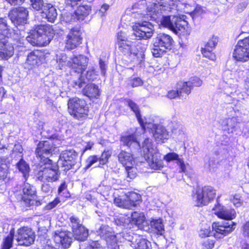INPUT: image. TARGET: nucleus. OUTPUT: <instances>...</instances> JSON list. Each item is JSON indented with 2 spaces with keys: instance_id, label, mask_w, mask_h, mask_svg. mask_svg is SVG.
<instances>
[{
  "instance_id": "nucleus-1",
  "label": "nucleus",
  "mask_w": 249,
  "mask_h": 249,
  "mask_svg": "<svg viewBox=\"0 0 249 249\" xmlns=\"http://www.w3.org/2000/svg\"><path fill=\"white\" fill-rule=\"evenodd\" d=\"M186 5L180 0H170L168 3L162 0H156L147 6V15L151 20L171 30L173 27V16H166L163 13L175 10L184 11Z\"/></svg>"
},
{
  "instance_id": "nucleus-2",
  "label": "nucleus",
  "mask_w": 249,
  "mask_h": 249,
  "mask_svg": "<svg viewBox=\"0 0 249 249\" xmlns=\"http://www.w3.org/2000/svg\"><path fill=\"white\" fill-rule=\"evenodd\" d=\"M14 30L9 28L6 19L0 18V59L8 60L14 53V48L12 43L7 41L6 38L12 37L15 40H20L23 36L20 33H14Z\"/></svg>"
},
{
  "instance_id": "nucleus-3",
  "label": "nucleus",
  "mask_w": 249,
  "mask_h": 249,
  "mask_svg": "<svg viewBox=\"0 0 249 249\" xmlns=\"http://www.w3.org/2000/svg\"><path fill=\"white\" fill-rule=\"evenodd\" d=\"M141 152L151 169L159 170L163 167V161L160 154L151 139L146 138L144 140L142 143Z\"/></svg>"
},
{
  "instance_id": "nucleus-4",
  "label": "nucleus",
  "mask_w": 249,
  "mask_h": 249,
  "mask_svg": "<svg viewBox=\"0 0 249 249\" xmlns=\"http://www.w3.org/2000/svg\"><path fill=\"white\" fill-rule=\"evenodd\" d=\"M236 223L233 222H214L212 225V231L208 228L202 229L199 235L202 237L214 236L216 238H222L231 233L235 229Z\"/></svg>"
},
{
  "instance_id": "nucleus-5",
  "label": "nucleus",
  "mask_w": 249,
  "mask_h": 249,
  "mask_svg": "<svg viewBox=\"0 0 249 249\" xmlns=\"http://www.w3.org/2000/svg\"><path fill=\"white\" fill-rule=\"evenodd\" d=\"M174 40L172 37L165 34H159L153 39V47L151 49L153 55L155 57H161L167 50H170Z\"/></svg>"
},
{
  "instance_id": "nucleus-6",
  "label": "nucleus",
  "mask_w": 249,
  "mask_h": 249,
  "mask_svg": "<svg viewBox=\"0 0 249 249\" xmlns=\"http://www.w3.org/2000/svg\"><path fill=\"white\" fill-rule=\"evenodd\" d=\"M118 49L124 55L132 57L135 63L140 65L142 67L144 61L145 55L144 53L146 49V46H143L141 50L135 49L132 46V43L130 41H119L118 42Z\"/></svg>"
},
{
  "instance_id": "nucleus-7",
  "label": "nucleus",
  "mask_w": 249,
  "mask_h": 249,
  "mask_svg": "<svg viewBox=\"0 0 249 249\" xmlns=\"http://www.w3.org/2000/svg\"><path fill=\"white\" fill-rule=\"evenodd\" d=\"M68 106L69 113L77 119H83L88 114L87 104L84 100L77 97L70 99Z\"/></svg>"
},
{
  "instance_id": "nucleus-8",
  "label": "nucleus",
  "mask_w": 249,
  "mask_h": 249,
  "mask_svg": "<svg viewBox=\"0 0 249 249\" xmlns=\"http://www.w3.org/2000/svg\"><path fill=\"white\" fill-rule=\"evenodd\" d=\"M216 196V190L212 186H205L198 190L193 196V200L197 206L207 205L213 200Z\"/></svg>"
},
{
  "instance_id": "nucleus-9",
  "label": "nucleus",
  "mask_w": 249,
  "mask_h": 249,
  "mask_svg": "<svg viewBox=\"0 0 249 249\" xmlns=\"http://www.w3.org/2000/svg\"><path fill=\"white\" fill-rule=\"evenodd\" d=\"M60 173L57 166L41 167L36 173V178L43 183L53 182L58 179Z\"/></svg>"
},
{
  "instance_id": "nucleus-10",
  "label": "nucleus",
  "mask_w": 249,
  "mask_h": 249,
  "mask_svg": "<svg viewBox=\"0 0 249 249\" xmlns=\"http://www.w3.org/2000/svg\"><path fill=\"white\" fill-rule=\"evenodd\" d=\"M78 154L73 149L62 151L60 154L58 164L64 170H69L77 162Z\"/></svg>"
},
{
  "instance_id": "nucleus-11",
  "label": "nucleus",
  "mask_w": 249,
  "mask_h": 249,
  "mask_svg": "<svg viewBox=\"0 0 249 249\" xmlns=\"http://www.w3.org/2000/svg\"><path fill=\"white\" fill-rule=\"evenodd\" d=\"M145 120L143 125L141 126L143 130L146 128L151 129L153 137L157 142L163 143L165 140L168 139V133L164 126Z\"/></svg>"
},
{
  "instance_id": "nucleus-12",
  "label": "nucleus",
  "mask_w": 249,
  "mask_h": 249,
  "mask_svg": "<svg viewBox=\"0 0 249 249\" xmlns=\"http://www.w3.org/2000/svg\"><path fill=\"white\" fill-rule=\"evenodd\" d=\"M98 234L106 241L108 249H120L118 245L117 236L111 228L108 225H102L97 230Z\"/></svg>"
},
{
  "instance_id": "nucleus-13",
  "label": "nucleus",
  "mask_w": 249,
  "mask_h": 249,
  "mask_svg": "<svg viewBox=\"0 0 249 249\" xmlns=\"http://www.w3.org/2000/svg\"><path fill=\"white\" fill-rule=\"evenodd\" d=\"M134 35L139 39H147L151 37L154 33L153 25L149 22H136L132 26Z\"/></svg>"
},
{
  "instance_id": "nucleus-14",
  "label": "nucleus",
  "mask_w": 249,
  "mask_h": 249,
  "mask_svg": "<svg viewBox=\"0 0 249 249\" xmlns=\"http://www.w3.org/2000/svg\"><path fill=\"white\" fill-rule=\"evenodd\" d=\"M28 11L23 7L14 8L8 14L11 22L17 28L22 27L27 23Z\"/></svg>"
},
{
  "instance_id": "nucleus-15",
  "label": "nucleus",
  "mask_w": 249,
  "mask_h": 249,
  "mask_svg": "<svg viewBox=\"0 0 249 249\" xmlns=\"http://www.w3.org/2000/svg\"><path fill=\"white\" fill-rule=\"evenodd\" d=\"M15 235L18 245L26 247L33 244L36 238L35 232L32 229L27 227L18 229Z\"/></svg>"
},
{
  "instance_id": "nucleus-16",
  "label": "nucleus",
  "mask_w": 249,
  "mask_h": 249,
  "mask_svg": "<svg viewBox=\"0 0 249 249\" xmlns=\"http://www.w3.org/2000/svg\"><path fill=\"white\" fill-rule=\"evenodd\" d=\"M237 61H246L249 59V36L238 41L233 53Z\"/></svg>"
},
{
  "instance_id": "nucleus-17",
  "label": "nucleus",
  "mask_w": 249,
  "mask_h": 249,
  "mask_svg": "<svg viewBox=\"0 0 249 249\" xmlns=\"http://www.w3.org/2000/svg\"><path fill=\"white\" fill-rule=\"evenodd\" d=\"M82 32L79 27L70 29L65 40V49L71 50L75 49L82 42Z\"/></svg>"
},
{
  "instance_id": "nucleus-18",
  "label": "nucleus",
  "mask_w": 249,
  "mask_h": 249,
  "mask_svg": "<svg viewBox=\"0 0 249 249\" xmlns=\"http://www.w3.org/2000/svg\"><path fill=\"white\" fill-rule=\"evenodd\" d=\"M212 211L218 218L230 221V222H231V220L236 216L235 211L233 209H229L221 205L219 203L218 198Z\"/></svg>"
},
{
  "instance_id": "nucleus-19",
  "label": "nucleus",
  "mask_w": 249,
  "mask_h": 249,
  "mask_svg": "<svg viewBox=\"0 0 249 249\" xmlns=\"http://www.w3.org/2000/svg\"><path fill=\"white\" fill-rule=\"evenodd\" d=\"M98 75V71H96L93 67H89L86 73H83V74L81 73L77 79L72 81L73 86L75 88L77 87L81 88L85 86L87 82L86 80L93 81L96 78Z\"/></svg>"
},
{
  "instance_id": "nucleus-20",
  "label": "nucleus",
  "mask_w": 249,
  "mask_h": 249,
  "mask_svg": "<svg viewBox=\"0 0 249 249\" xmlns=\"http://www.w3.org/2000/svg\"><path fill=\"white\" fill-rule=\"evenodd\" d=\"M53 238L56 244H60L62 248L65 249L70 247L72 240L71 233L70 232L59 230L53 233Z\"/></svg>"
},
{
  "instance_id": "nucleus-21",
  "label": "nucleus",
  "mask_w": 249,
  "mask_h": 249,
  "mask_svg": "<svg viewBox=\"0 0 249 249\" xmlns=\"http://www.w3.org/2000/svg\"><path fill=\"white\" fill-rule=\"evenodd\" d=\"M54 151L53 143L49 141L40 142L36 150V156L42 160L43 158L48 159V156Z\"/></svg>"
},
{
  "instance_id": "nucleus-22",
  "label": "nucleus",
  "mask_w": 249,
  "mask_h": 249,
  "mask_svg": "<svg viewBox=\"0 0 249 249\" xmlns=\"http://www.w3.org/2000/svg\"><path fill=\"white\" fill-rule=\"evenodd\" d=\"M89 58L85 55H79L71 58L70 68L75 72L83 74L84 71L86 69Z\"/></svg>"
},
{
  "instance_id": "nucleus-23",
  "label": "nucleus",
  "mask_w": 249,
  "mask_h": 249,
  "mask_svg": "<svg viewBox=\"0 0 249 249\" xmlns=\"http://www.w3.org/2000/svg\"><path fill=\"white\" fill-rule=\"evenodd\" d=\"M184 15L179 17L173 16V27L171 30L176 34L180 35L185 32L187 22L184 20Z\"/></svg>"
},
{
  "instance_id": "nucleus-24",
  "label": "nucleus",
  "mask_w": 249,
  "mask_h": 249,
  "mask_svg": "<svg viewBox=\"0 0 249 249\" xmlns=\"http://www.w3.org/2000/svg\"><path fill=\"white\" fill-rule=\"evenodd\" d=\"M240 120L235 117L227 118L222 120L221 122L223 129L228 133H232L237 130Z\"/></svg>"
},
{
  "instance_id": "nucleus-25",
  "label": "nucleus",
  "mask_w": 249,
  "mask_h": 249,
  "mask_svg": "<svg viewBox=\"0 0 249 249\" xmlns=\"http://www.w3.org/2000/svg\"><path fill=\"white\" fill-rule=\"evenodd\" d=\"M122 219H124V224L131 223V224L137 226L138 228L142 227V223L144 222L145 217L142 213L134 212L132 213L131 217H128L126 218L122 217Z\"/></svg>"
},
{
  "instance_id": "nucleus-26",
  "label": "nucleus",
  "mask_w": 249,
  "mask_h": 249,
  "mask_svg": "<svg viewBox=\"0 0 249 249\" xmlns=\"http://www.w3.org/2000/svg\"><path fill=\"white\" fill-rule=\"evenodd\" d=\"M149 229L158 236H163L165 233L164 226L161 218L152 219L149 224Z\"/></svg>"
},
{
  "instance_id": "nucleus-27",
  "label": "nucleus",
  "mask_w": 249,
  "mask_h": 249,
  "mask_svg": "<svg viewBox=\"0 0 249 249\" xmlns=\"http://www.w3.org/2000/svg\"><path fill=\"white\" fill-rule=\"evenodd\" d=\"M40 52L38 51H34L31 52L27 55L26 61L24 63L25 69H31L40 63Z\"/></svg>"
},
{
  "instance_id": "nucleus-28",
  "label": "nucleus",
  "mask_w": 249,
  "mask_h": 249,
  "mask_svg": "<svg viewBox=\"0 0 249 249\" xmlns=\"http://www.w3.org/2000/svg\"><path fill=\"white\" fill-rule=\"evenodd\" d=\"M118 160L125 168L134 166L135 161L132 155L124 150H121L118 155Z\"/></svg>"
},
{
  "instance_id": "nucleus-29",
  "label": "nucleus",
  "mask_w": 249,
  "mask_h": 249,
  "mask_svg": "<svg viewBox=\"0 0 249 249\" xmlns=\"http://www.w3.org/2000/svg\"><path fill=\"white\" fill-rule=\"evenodd\" d=\"M163 159L168 162L176 160L177 164L179 166L180 171L185 172L186 167L184 161L182 159L179 158V155L178 154L175 152L169 153L164 156Z\"/></svg>"
},
{
  "instance_id": "nucleus-30",
  "label": "nucleus",
  "mask_w": 249,
  "mask_h": 249,
  "mask_svg": "<svg viewBox=\"0 0 249 249\" xmlns=\"http://www.w3.org/2000/svg\"><path fill=\"white\" fill-rule=\"evenodd\" d=\"M43 13L45 15V18L48 21L54 22L57 16L56 10L51 4L46 3L44 7Z\"/></svg>"
},
{
  "instance_id": "nucleus-31",
  "label": "nucleus",
  "mask_w": 249,
  "mask_h": 249,
  "mask_svg": "<svg viewBox=\"0 0 249 249\" xmlns=\"http://www.w3.org/2000/svg\"><path fill=\"white\" fill-rule=\"evenodd\" d=\"M135 242L136 244L134 243L133 241L128 243L134 249H152L151 242L146 239L139 237L138 239H136Z\"/></svg>"
},
{
  "instance_id": "nucleus-32",
  "label": "nucleus",
  "mask_w": 249,
  "mask_h": 249,
  "mask_svg": "<svg viewBox=\"0 0 249 249\" xmlns=\"http://www.w3.org/2000/svg\"><path fill=\"white\" fill-rule=\"evenodd\" d=\"M90 11L91 6L89 5L82 4L79 5L75 11L77 16V20H83L89 14Z\"/></svg>"
},
{
  "instance_id": "nucleus-33",
  "label": "nucleus",
  "mask_w": 249,
  "mask_h": 249,
  "mask_svg": "<svg viewBox=\"0 0 249 249\" xmlns=\"http://www.w3.org/2000/svg\"><path fill=\"white\" fill-rule=\"evenodd\" d=\"M121 142L124 145L128 147H136L137 148H140L142 149V147H140V145L137 141V139L134 134L122 136L121 138Z\"/></svg>"
},
{
  "instance_id": "nucleus-34",
  "label": "nucleus",
  "mask_w": 249,
  "mask_h": 249,
  "mask_svg": "<svg viewBox=\"0 0 249 249\" xmlns=\"http://www.w3.org/2000/svg\"><path fill=\"white\" fill-rule=\"evenodd\" d=\"M177 89L180 94V99H186L192 89L188 82L179 81L178 83Z\"/></svg>"
},
{
  "instance_id": "nucleus-35",
  "label": "nucleus",
  "mask_w": 249,
  "mask_h": 249,
  "mask_svg": "<svg viewBox=\"0 0 249 249\" xmlns=\"http://www.w3.org/2000/svg\"><path fill=\"white\" fill-rule=\"evenodd\" d=\"M23 196L22 199L24 201H29L30 202L31 197L36 194L35 187L28 183H25L22 189Z\"/></svg>"
},
{
  "instance_id": "nucleus-36",
  "label": "nucleus",
  "mask_w": 249,
  "mask_h": 249,
  "mask_svg": "<svg viewBox=\"0 0 249 249\" xmlns=\"http://www.w3.org/2000/svg\"><path fill=\"white\" fill-rule=\"evenodd\" d=\"M85 94L90 98H97L100 91L98 86L94 84H88L84 89Z\"/></svg>"
},
{
  "instance_id": "nucleus-37",
  "label": "nucleus",
  "mask_w": 249,
  "mask_h": 249,
  "mask_svg": "<svg viewBox=\"0 0 249 249\" xmlns=\"http://www.w3.org/2000/svg\"><path fill=\"white\" fill-rule=\"evenodd\" d=\"M125 104L126 105L128 106L130 108L131 110H132L135 113L140 125H143V123H144L145 121H143L141 116L138 106L134 102L130 99H125Z\"/></svg>"
},
{
  "instance_id": "nucleus-38",
  "label": "nucleus",
  "mask_w": 249,
  "mask_h": 249,
  "mask_svg": "<svg viewBox=\"0 0 249 249\" xmlns=\"http://www.w3.org/2000/svg\"><path fill=\"white\" fill-rule=\"evenodd\" d=\"M73 236L75 239L80 241H85L88 236V230L84 226H80L78 229L72 231Z\"/></svg>"
},
{
  "instance_id": "nucleus-39",
  "label": "nucleus",
  "mask_w": 249,
  "mask_h": 249,
  "mask_svg": "<svg viewBox=\"0 0 249 249\" xmlns=\"http://www.w3.org/2000/svg\"><path fill=\"white\" fill-rule=\"evenodd\" d=\"M16 167L18 171L23 174L24 178L26 179L29 176L30 171L29 164L21 158L16 163Z\"/></svg>"
},
{
  "instance_id": "nucleus-40",
  "label": "nucleus",
  "mask_w": 249,
  "mask_h": 249,
  "mask_svg": "<svg viewBox=\"0 0 249 249\" xmlns=\"http://www.w3.org/2000/svg\"><path fill=\"white\" fill-rule=\"evenodd\" d=\"M14 229L12 228L9 234L3 239L1 249H10L12 247L14 237H15Z\"/></svg>"
},
{
  "instance_id": "nucleus-41",
  "label": "nucleus",
  "mask_w": 249,
  "mask_h": 249,
  "mask_svg": "<svg viewBox=\"0 0 249 249\" xmlns=\"http://www.w3.org/2000/svg\"><path fill=\"white\" fill-rule=\"evenodd\" d=\"M4 160L0 158V185L2 182H5L8 180V167L7 164L4 163Z\"/></svg>"
},
{
  "instance_id": "nucleus-42",
  "label": "nucleus",
  "mask_w": 249,
  "mask_h": 249,
  "mask_svg": "<svg viewBox=\"0 0 249 249\" xmlns=\"http://www.w3.org/2000/svg\"><path fill=\"white\" fill-rule=\"evenodd\" d=\"M128 203L131 205V209L136 206L141 199V196L135 192H130L126 195Z\"/></svg>"
},
{
  "instance_id": "nucleus-43",
  "label": "nucleus",
  "mask_w": 249,
  "mask_h": 249,
  "mask_svg": "<svg viewBox=\"0 0 249 249\" xmlns=\"http://www.w3.org/2000/svg\"><path fill=\"white\" fill-rule=\"evenodd\" d=\"M71 58H68L65 53H61L56 55V61L59 67L68 66L70 68Z\"/></svg>"
},
{
  "instance_id": "nucleus-44",
  "label": "nucleus",
  "mask_w": 249,
  "mask_h": 249,
  "mask_svg": "<svg viewBox=\"0 0 249 249\" xmlns=\"http://www.w3.org/2000/svg\"><path fill=\"white\" fill-rule=\"evenodd\" d=\"M114 204L120 208L124 209H131V205L128 203L126 197L122 198L120 197H116L114 200Z\"/></svg>"
},
{
  "instance_id": "nucleus-45",
  "label": "nucleus",
  "mask_w": 249,
  "mask_h": 249,
  "mask_svg": "<svg viewBox=\"0 0 249 249\" xmlns=\"http://www.w3.org/2000/svg\"><path fill=\"white\" fill-rule=\"evenodd\" d=\"M181 1H182L186 4V6H185V10L183 11L184 12L189 13L191 14L193 17H197L199 16L202 13V10L201 7L197 6L193 10H191L188 9L189 7H190V5L187 3H186L185 0H180Z\"/></svg>"
},
{
  "instance_id": "nucleus-46",
  "label": "nucleus",
  "mask_w": 249,
  "mask_h": 249,
  "mask_svg": "<svg viewBox=\"0 0 249 249\" xmlns=\"http://www.w3.org/2000/svg\"><path fill=\"white\" fill-rule=\"evenodd\" d=\"M48 27L46 26L40 25L37 26L36 30L34 31V33L36 34V36H39L41 40L43 38L47 37L46 33Z\"/></svg>"
},
{
  "instance_id": "nucleus-47",
  "label": "nucleus",
  "mask_w": 249,
  "mask_h": 249,
  "mask_svg": "<svg viewBox=\"0 0 249 249\" xmlns=\"http://www.w3.org/2000/svg\"><path fill=\"white\" fill-rule=\"evenodd\" d=\"M23 148L22 145L19 142H17L15 144L14 147L13 149L12 152L11 154V156L12 158H15L18 156V158H21L23 157Z\"/></svg>"
},
{
  "instance_id": "nucleus-48",
  "label": "nucleus",
  "mask_w": 249,
  "mask_h": 249,
  "mask_svg": "<svg viewBox=\"0 0 249 249\" xmlns=\"http://www.w3.org/2000/svg\"><path fill=\"white\" fill-rule=\"evenodd\" d=\"M26 39L33 46H40L43 43L40 37L36 36L34 33L31 35L27 36Z\"/></svg>"
},
{
  "instance_id": "nucleus-49",
  "label": "nucleus",
  "mask_w": 249,
  "mask_h": 249,
  "mask_svg": "<svg viewBox=\"0 0 249 249\" xmlns=\"http://www.w3.org/2000/svg\"><path fill=\"white\" fill-rule=\"evenodd\" d=\"M142 84V80L138 77H131L128 81V85L133 88L141 86Z\"/></svg>"
},
{
  "instance_id": "nucleus-50",
  "label": "nucleus",
  "mask_w": 249,
  "mask_h": 249,
  "mask_svg": "<svg viewBox=\"0 0 249 249\" xmlns=\"http://www.w3.org/2000/svg\"><path fill=\"white\" fill-rule=\"evenodd\" d=\"M63 19L66 23H71L77 20V16L75 12L73 13H65L63 15Z\"/></svg>"
},
{
  "instance_id": "nucleus-51",
  "label": "nucleus",
  "mask_w": 249,
  "mask_h": 249,
  "mask_svg": "<svg viewBox=\"0 0 249 249\" xmlns=\"http://www.w3.org/2000/svg\"><path fill=\"white\" fill-rule=\"evenodd\" d=\"M227 94L231 95L232 97L234 98H237V100L240 101L247 98L249 94L245 92H241L239 90H235L234 92H231L230 93H226Z\"/></svg>"
},
{
  "instance_id": "nucleus-52",
  "label": "nucleus",
  "mask_w": 249,
  "mask_h": 249,
  "mask_svg": "<svg viewBox=\"0 0 249 249\" xmlns=\"http://www.w3.org/2000/svg\"><path fill=\"white\" fill-rule=\"evenodd\" d=\"M188 82L192 89L194 87L201 86L202 84V81L199 77L196 76H193L190 78Z\"/></svg>"
},
{
  "instance_id": "nucleus-53",
  "label": "nucleus",
  "mask_w": 249,
  "mask_h": 249,
  "mask_svg": "<svg viewBox=\"0 0 249 249\" xmlns=\"http://www.w3.org/2000/svg\"><path fill=\"white\" fill-rule=\"evenodd\" d=\"M70 221L72 231L78 229L80 226H83L80 223L79 219L75 216H72L70 217Z\"/></svg>"
},
{
  "instance_id": "nucleus-54",
  "label": "nucleus",
  "mask_w": 249,
  "mask_h": 249,
  "mask_svg": "<svg viewBox=\"0 0 249 249\" xmlns=\"http://www.w3.org/2000/svg\"><path fill=\"white\" fill-rule=\"evenodd\" d=\"M32 7L36 10L42 11L44 10V7L45 5L43 2L42 0H30Z\"/></svg>"
},
{
  "instance_id": "nucleus-55",
  "label": "nucleus",
  "mask_w": 249,
  "mask_h": 249,
  "mask_svg": "<svg viewBox=\"0 0 249 249\" xmlns=\"http://www.w3.org/2000/svg\"><path fill=\"white\" fill-rule=\"evenodd\" d=\"M99 158L95 155L90 156L88 158L86 161V169H88L91 167L94 163L98 161Z\"/></svg>"
},
{
  "instance_id": "nucleus-56",
  "label": "nucleus",
  "mask_w": 249,
  "mask_h": 249,
  "mask_svg": "<svg viewBox=\"0 0 249 249\" xmlns=\"http://www.w3.org/2000/svg\"><path fill=\"white\" fill-rule=\"evenodd\" d=\"M212 51L213 50L210 49H207V48L204 47L202 49L201 52L204 57L208 58L210 60H213L215 59V56L214 54L212 53Z\"/></svg>"
},
{
  "instance_id": "nucleus-57",
  "label": "nucleus",
  "mask_w": 249,
  "mask_h": 249,
  "mask_svg": "<svg viewBox=\"0 0 249 249\" xmlns=\"http://www.w3.org/2000/svg\"><path fill=\"white\" fill-rule=\"evenodd\" d=\"M218 42V38L216 36H213L205 45V47L213 50L215 47Z\"/></svg>"
},
{
  "instance_id": "nucleus-58",
  "label": "nucleus",
  "mask_w": 249,
  "mask_h": 249,
  "mask_svg": "<svg viewBox=\"0 0 249 249\" xmlns=\"http://www.w3.org/2000/svg\"><path fill=\"white\" fill-rule=\"evenodd\" d=\"M60 203V200L58 197L55 198L53 201L49 203L46 205L44 210L46 211H50L55 208Z\"/></svg>"
},
{
  "instance_id": "nucleus-59",
  "label": "nucleus",
  "mask_w": 249,
  "mask_h": 249,
  "mask_svg": "<svg viewBox=\"0 0 249 249\" xmlns=\"http://www.w3.org/2000/svg\"><path fill=\"white\" fill-rule=\"evenodd\" d=\"M110 156V155L108 152H104L101 157L99 158V164L101 165L105 164L107 162Z\"/></svg>"
},
{
  "instance_id": "nucleus-60",
  "label": "nucleus",
  "mask_w": 249,
  "mask_h": 249,
  "mask_svg": "<svg viewBox=\"0 0 249 249\" xmlns=\"http://www.w3.org/2000/svg\"><path fill=\"white\" fill-rule=\"evenodd\" d=\"M215 154L216 155L219 156V158L220 157L226 158L228 155V151L226 148L222 146L218 150L215 151Z\"/></svg>"
},
{
  "instance_id": "nucleus-61",
  "label": "nucleus",
  "mask_w": 249,
  "mask_h": 249,
  "mask_svg": "<svg viewBox=\"0 0 249 249\" xmlns=\"http://www.w3.org/2000/svg\"><path fill=\"white\" fill-rule=\"evenodd\" d=\"M125 169L127 172V178L133 179L136 177V169L133 167V166L127 168H125Z\"/></svg>"
},
{
  "instance_id": "nucleus-62",
  "label": "nucleus",
  "mask_w": 249,
  "mask_h": 249,
  "mask_svg": "<svg viewBox=\"0 0 249 249\" xmlns=\"http://www.w3.org/2000/svg\"><path fill=\"white\" fill-rule=\"evenodd\" d=\"M99 65L100 69L101 70V74L105 76L106 74L107 68V63L105 61H104L102 59H100L99 61Z\"/></svg>"
},
{
  "instance_id": "nucleus-63",
  "label": "nucleus",
  "mask_w": 249,
  "mask_h": 249,
  "mask_svg": "<svg viewBox=\"0 0 249 249\" xmlns=\"http://www.w3.org/2000/svg\"><path fill=\"white\" fill-rule=\"evenodd\" d=\"M180 94L178 91V89L177 90H171L168 92L167 96L170 99H174L177 97H179L180 98Z\"/></svg>"
},
{
  "instance_id": "nucleus-64",
  "label": "nucleus",
  "mask_w": 249,
  "mask_h": 249,
  "mask_svg": "<svg viewBox=\"0 0 249 249\" xmlns=\"http://www.w3.org/2000/svg\"><path fill=\"white\" fill-rule=\"evenodd\" d=\"M89 245L91 249H105V248L101 246L98 241H92L89 243Z\"/></svg>"
}]
</instances>
